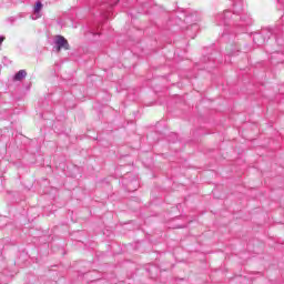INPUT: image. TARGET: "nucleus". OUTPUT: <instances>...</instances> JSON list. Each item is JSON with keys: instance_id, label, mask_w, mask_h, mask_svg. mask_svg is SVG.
Masks as SVG:
<instances>
[{"instance_id": "1", "label": "nucleus", "mask_w": 284, "mask_h": 284, "mask_svg": "<svg viewBox=\"0 0 284 284\" xmlns=\"http://www.w3.org/2000/svg\"><path fill=\"white\" fill-rule=\"evenodd\" d=\"M272 37V31L270 29H263L261 32H255L253 34V42L255 45H265V41Z\"/></svg>"}, {"instance_id": "2", "label": "nucleus", "mask_w": 284, "mask_h": 284, "mask_svg": "<svg viewBox=\"0 0 284 284\" xmlns=\"http://www.w3.org/2000/svg\"><path fill=\"white\" fill-rule=\"evenodd\" d=\"M233 13L230 10L219 13L216 16L217 26H230V19H232Z\"/></svg>"}, {"instance_id": "3", "label": "nucleus", "mask_w": 284, "mask_h": 284, "mask_svg": "<svg viewBox=\"0 0 284 284\" xmlns=\"http://www.w3.org/2000/svg\"><path fill=\"white\" fill-rule=\"evenodd\" d=\"M31 19L32 21H37L38 19H41L43 17V3L41 1H37L33 6Z\"/></svg>"}, {"instance_id": "4", "label": "nucleus", "mask_w": 284, "mask_h": 284, "mask_svg": "<svg viewBox=\"0 0 284 284\" xmlns=\"http://www.w3.org/2000/svg\"><path fill=\"white\" fill-rule=\"evenodd\" d=\"M54 43H55L58 52H60V50H69L70 49V43L63 36H57L54 39Z\"/></svg>"}, {"instance_id": "5", "label": "nucleus", "mask_w": 284, "mask_h": 284, "mask_svg": "<svg viewBox=\"0 0 284 284\" xmlns=\"http://www.w3.org/2000/svg\"><path fill=\"white\" fill-rule=\"evenodd\" d=\"M254 23V20L248 13H244L240 17V22L236 23L234 22L233 24L240 27V28H245V26H252Z\"/></svg>"}, {"instance_id": "6", "label": "nucleus", "mask_w": 284, "mask_h": 284, "mask_svg": "<svg viewBox=\"0 0 284 284\" xmlns=\"http://www.w3.org/2000/svg\"><path fill=\"white\" fill-rule=\"evenodd\" d=\"M26 77H28V72L26 70H20L14 74L13 81H23Z\"/></svg>"}, {"instance_id": "7", "label": "nucleus", "mask_w": 284, "mask_h": 284, "mask_svg": "<svg viewBox=\"0 0 284 284\" xmlns=\"http://www.w3.org/2000/svg\"><path fill=\"white\" fill-rule=\"evenodd\" d=\"M233 12H234V14H241V12H243V2H241V1L234 2Z\"/></svg>"}, {"instance_id": "8", "label": "nucleus", "mask_w": 284, "mask_h": 284, "mask_svg": "<svg viewBox=\"0 0 284 284\" xmlns=\"http://www.w3.org/2000/svg\"><path fill=\"white\" fill-rule=\"evenodd\" d=\"M178 19H180V21H184V23H192V21L190 20V17L182 14V17H178Z\"/></svg>"}, {"instance_id": "9", "label": "nucleus", "mask_w": 284, "mask_h": 284, "mask_svg": "<svg viewBox=\"0 0 284 284\" xmlns=\"http://www.w3.org/2000/svg\"><path fill=\"white\" fill-rule=\"evenodd\" d=\"M110 14H112V4H109V10L103 13L104 19H110Z\"/></svg>"}, {"instance_id": "10", "label": "nucleus", "mask_w": 284, "mask_h": 284, "mask_svg": "<svg viewBox=\"0 0 284 284\" xmlns=\"http://www.w3.org/2000/svg\"><path fill=\"white\" fill-rule=\"evenodd\" d=\"M3 63L4 65H8V63H10V60H8L6 57L3 58Z\"/></svg>"}, {"instance_id": "11", "label": "nucleus", "mask_w": 284, "mask_h": 284, "mask_svg": "<svg viewBox=\"0 0 284 284\" xmlns=\"http://www.w3.org/2000/svg\"><path fill=\"white\" fill-rule=\"evenodd\" d=\"M3 41H6V37L0 36V45H1V43H3Z\"/></svg>"}, {"instance_id": "12", "label": "nucleus", "mask_w": 284, "mask_h": 284, "mask_svg": "<svg viewBox=\"0 0 284 284\" xmlns=\"http://www.w3.org/2000/svg\"><path fill=\"white\" fill-rule=\"evenodd\" d=\"M277 57H283V53L276 52Z\"/></svg>"}, {"instance_id": "13", "label": "nucleus", "mask_w": 284, "mask_h": 284, "mask_svg": "<svg viewBox=\"0 0 284 284\" xmlns=\"http://www.w3.org/2000/svg\"><path fill=\"white\" fill-rule=\"evenodd\" d=\"M0 8H3V4H2V3H0Z\"/></svg>"}]
</instances>
